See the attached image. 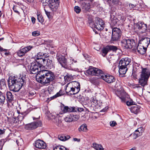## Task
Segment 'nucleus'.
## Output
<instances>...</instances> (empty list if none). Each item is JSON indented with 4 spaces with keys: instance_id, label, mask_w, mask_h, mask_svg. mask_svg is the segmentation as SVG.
I'll return each mask as SVG.
<instances>
[{
    "instance_id": "60",
    "label": "nucleus",
    "mask_w": 150,
    "mask_h": 150,
    "mask_svg": "<svg viewBox=\"0 0 150 150\" xmlns=\"http://www.w3.org/2000/svg\"><path fill=\"white\" fill-rule=\"evenodd\" d=\"M135 88H140L141 90H142L143 89L141 87H140L139 86H138V85H136V86H135Z\"/></svg>"
},
{
    "instance_id": "49",
    "label": "nucleus",
    "mask_w": 150,
    "mask_h": 150,
    "mask_svg": "<svg viewBox=\"0 0 150 150\" xmlns=\"http://www.w3.org/2000/svg\"><path fill=\"white\" fill-rule=\"evenodd\" d=\"M44 10L45 12V13L47 15V17L49 18H52V16L50 14V12L47 11L45 8H44Z\"/></svg>"
},
{
    "instance_id": "42",
    "label": "nucleus",
    "mask_w": 150,
    "mask_h": 150,
    "mask_svg": "<svg viewBox=\"0 0 150 150\" xmlns=\"http://www.w3.org/2000/svg\"><path fill=\"white\" fill-rule=\"evenodd\" d=\"M17 55L19 57H22L25 55L24 52L22 51L20 49L17 52Z\"/></svg>"
},
{
    "instance_id": "62",
    "label": "nucleus",
    "mask_w": 150,
    "mask_h": 150,
    "mask_svg": "<svg viewBox=\"0 0 150 150\" xmlns=\"http://www.w3.org/2000/svg\"><path fill=\"white\" fill-rule=\"evenodd\" d=\"M27 1L28 2H31L33 0H27Z\"/></svg>"
},
{
    "instance_id": "45",
    "label": "nucleus",
    "mask_w": 150,
    "mask_h": 150,
    "mask_svg": "<svg viewBox=\"0 0 150 150\" xmlns=\"http://www.w3.org/2000/svg\"><path fill=\"white\" fill-rule=\"evenodd\" d=\"M43 55H45V54L41 52H39V53H38L37 54V57H35V59L37 57H42L43 58H44Z\"/></svg>"
},
{
    "instance_id": "57",
    "label": "nucleus",
    "mask_w": 150,
    "mask_h": 150,
    "mask_svg": "<svg viewBox=\"0 0 150 150\" xmlns=\"http://www.w3.org/2000/svg\"><path fill=\"white\" fill-rule=\"evenodd\" d=\"M0 51L6 52L7 51V50L6 49H4L2 47L0 46Z\"/></svg>"
},
{
    "instance_id": "53",
    "label": "nucleus",
    "mask_w": 150,
    "mask_h": 150,
    "mask_svg": "<svg viewBox=\"0 0 150 150\" xmlns=\"http://www.w3.org/2000/svg\"><path fill=\"white\" fill-rule=\"evenodd\" d=\"M92 100V102H93V103H94V105H96L98 104L97 100L95 98H93Z\"/></svg>"
},
{
    "instance_id": "6",
    "label": "nucleus",
    "mask_w": 150,
    "mask_h": 150,
    "mask_svg": "<svg viewBox=\"0 0 150 150\" xmlns=\"http://www.w3.org/2000/svg\"><path fill=\"white\" fill-rule=\"evenodd\" d=\"M42 66L41 60L40 58L37 57L35 60L31 64L30 68V73L31 74H37L40 71L41 68Z\"/></svg>"
},
{
    "instance_id": "12",
    "label": "nucleus",
    "mask_w": 150,
    "mask_h": 150,
    "mask_svg": "<svg viewBox=\"0 0 150 150\" xmlns=\"http://www.w3.org/2000/svg\"><path fill=\"white\" fill-rule=\"evenodd\" d=\"M86 72L89 75L97 76L99 77H100L103 73L101 70L94 67L89 68L87 71Z\"/></svg>"
},
{
    "instance_id": "39",
    "label": "nucleus",
    "mask_w": 150,
    "mask_h": 150,
    "mask_svg": "<svg viewBox=\"0 0 150 150\" xmlns=\"http://www.w3.org/2000/svg\"><path fill=\"white\" fill-rule=\"evenodd\" d=\"M119 2V0H111L108 3L114 5H117Z\"/></svg>"
},
{
    "instance_id": "9",
    "label": "nucleus",
    "mask_w": 150,
    "mask_h": 150,
    "mask_svg": "<svg viewBox=\"0 0 150 150\" xmlns=\"http://www.w3.org/2000/svg\"><path fill=\"white\" fill-rule=\"evenodd\" d=\"M122 46L125 48L136 50V45L134 40L133 39H124L121 41Z\"/></svg>"
},
{
    "instance_id": "26",
    "label": "nucleus",
    "mask_w": 150,
    "mask_h": 150,
    "mask_svg": "<svg viewBox=\"0 0 150 150\" xmlns=\"http://www.w3.org/2000/svg\"><path fill=\"white\" fill-rule=\"evenodd\" d=\"M6 88L5 80L4 79H2L0 80V90L5 91Z\"/></svg>"
},
{
    "instance_id": "54",
    "label": "nucleus",
    "mask_w": 150,
    "mask_h": 150,
    "mask_svg": "<svg viewBox=\"0 0 150 150\" xmlns=\"http://www.w3.org/2000/svg\"><path fill=\"white\" fill-rule=\"evenodd\" d=\"M126 104L127 105L129 106L132 105L133 104V102L132 101L129 102L128 101H127L126 102Z\"/></svg>"
},
{
    "instance_id": "5",
    "label": "nucleus",
    "mask_w": 150,
    "mask_h": 150,
    "mask_svg": "<svg viewBox=\"0 0 150 150\" xmlns=\"http://www.w3.org/2000/svg\"><path fill=\"white\" fill-rule=\"evenodd\" d=\"M150 75V68H145L142 69L139 79V85L144 87L148 85L147 82Z\"/></svg>"
},
{
    "instance_id": "27",
    "label": "nucleus",
    "mask_w": 150,
    "mask_h": 150,
    "mask_svg": "<svg viewBox=\"0 0 150 150\" xmlns=\"http://www.w3.org/2000/svg\"><path fill=\"white\" fill-rule=\"evenodd\" d=\"M7 99L9 102H11L13 99V96L11 93L10 91L7 92L6 93Z\"/></svg>"
},
{
    "instance_id": "44",
    "label": "nucleus",
    "mask_w": 150,
    "mask_h": 150,
    "mask_svg": "<svg viewBox=\"0 0 150 150\" xmlns=\"http://www.w3.org/2000/svg\"><path fill=\"white\" fill-rule=\"evenodd\" d=\"M118 19H120L122 20V21H125V18L123 16V15H119L118 16L117 18Z\"/></svg>"
},
{
    "instance_id": "16",
    "label": "nucleus",
    "mask_w": 150,
    "mask_h": 150,
    "mask_svg": "<svg viewBox=\"0 0 150 150\" xmlns=\"http://www.w3.org/2000/svg\"><path fill=\"white\" fill-rule=\"evenodd\" d=\"M150 42V39L148 38H142L138 43L144 47L145 48H147Z\"/></svg>"
},
{
    "instance_id": "33",
    "label": "nucleus",
    "mask_w": 150,
    "mask_h": 150,
    "mask_svg": "<svg viewBox=\"0 0 150 150\" xmlns=\"http://www.w3.org/2000/svg\"><path fill=\"white\" fill-rule=\"evenodd\" d=\"M64 121L67 122H72L71 114H69L67 115L64 118Z\"/></svg>"
},
{
    "instance_id": "38",
    "label": "nucleus",
    "mask_w": 150,
    "mask_h": 150,
    "mask_svg": "<svg viewBox=\"0 0 150 150\" xmlns=\"http://www.w3.org/2000/svg\"><path fill=\"white\" fill-rule=\"evenodd\" d=\"M74 10L77 13H79L81 11V9L79 6H76L74 7Z\"/></svg>"
},
{
    "instance_id": "1",
    "label": "nucleus",
    "mask_w": 150,
    "mask_h": 150,
    "mask_svg": "<svg viewBox=\"0 0 150 150\" xmlns=\"http://www.w3.org/2000/svg\"><path fill=\"white\" fill-rule=\"evenodd\" d=\"M57 59L61 66L66 69L73 70L77 69L79 64L77 61L72 58L67 60L65 57L60 54H57Z\"/></svg>"
},
{
    "instance_id": "63",
    "label": "nucleus",
    "mask_w": 150,
    "mask_h": 150,
    "mask_svg": "<svg viewBox=\"0 0 150 150\" xmlns=\"http://www.w3.org/2000/svg\"><path fill=\"white\" fill-rule=\"evenodd\" d=\"M4 39V38H0V41L3 40Z\"/></svg>"
},
{
    "instance_id": "15",
    "label": "nucleus",
    "mask_w": 150,
    "mask_h": 150,
    "mask_svg": "<svg viewBox=\"0 0 150 150\" xmlns=\"http://www.w3.org/2000/svg\"><path fill=\"white\" fill-rule=\"evenodd\" d=\"M100 78L108 83H111L115 81V79L112 76L105 75L103 73Z\"/></svg>"
},
{
    "instance_id": "36",
    "label": "nucleus",
    "mask_w": 150,
    "mask_h": 150,
    "mask_svg": "<svg viewBox=\"0 0 150 150\" xmlns=\"http://www.w3.org/2000/svg\"><path fill=\"white\" fill-rule=\"evenodd\" d=\"M53 150H67V149L63 146H56L54 147Z\"/></svg>"
},
{
    "instance_id": "40",
    "label": "nucleus",
    "mask_w": 150,
    "mask_h": 150,
    "mask_svg": "<svg viewBox=\"0 0 150 150\" xmlns=\"http://www.w3.org/2000/svg\"><path fill=\"white\" fill-rule=\"evenodd\" d=\"M38 19V20L39 22L42 23L44 21V20L43 17L41 15L38 14L37 15Z\"/></svg>"
},
{
    "instance_id": "22",
    "label": "nucleus",
    "mask_w": 150,
    "mask_h": 150,
    "mask_svg": "<svg viewBox=\"0 0 150 150\" xmlns=\"http://www.w3.org/2000/svg\"><path fill=\"white\" fill-rule=\"evenodd\" d=\"M147 48H145L144 47L138 44L137 47H136L138 52L141 54H144L146 51Z\"/></svg>"
},
{
    "instance_id": "34",
    "label": "nucleus",
    "mask_w": 150,
    "mask_h": 150,
    "mask_svg": "<svg viewBox=\"0 0 150 150\" xmlns=\"http://www.w3.org/2000/svg\"><path fill=\"white\" fill-rule=\"evenodd\" d=\"M29 113L27 111L25 112H23L20 113L19 114V115L18 116V118L21 120H23L25 116Z\"/></svg>"
},
{
    "instance_id": "17",
    "label": "nucleus",
    "mask_w": 150,
    "mask_h": 150,
    "mask_svg": "<svg viewBox=\"0 0 150 150\" xmlns=\"http://www.w3.org/2000/svg\"><path fill=\"white\" fill-rule=\"evenodd\" d=\"M137 27L139 29V32L141 33L146 32L147 30L146 24H144L142 22L138 23L137 24Z\"/></svg>"
},
{
    "instance_id": "2",
    "label": "nucleus",
    "mask_w": 150,
    "mask_h": 150,
    "mask_svg": "<svg viewBox=\"0 0 150 150\" xmlns=\"http://www.w3.org/2000/svg\"><path fill=\"white\" fill-rule=\"evenodd\" d=\"M55 78L54 74L50 71L42 70L36 75V81L44 85H48Z\"/></svg>"
},
{
    "instance_id": "58",
    "label": "nucleus",
    "mask_w": 150,
    "mask_h": 150,
    "mask_svg": "<svg viewBox=\"0 0 150 150\" xmlns=\"http://www.w3.org/2000/svg\"><path fill=\"white\" fill-rule=\"evenodd\" d=\"M73 140L74 141H77L78 142H79L80 141V139H78L76 138H74Z\"/></svg>"
},
{
    "instance_id": "37",
    "label": "nucleus",
    "mask_w": 150,
    "mask_h": 150,
    "mask_svg": "<svg viewBox=\"0 0 150 150\" xmlns=\"http://www.w3.org/2000/svg\"><path fill=\"white\" fill-rule=\"evenodd\" d=\"M72 121H77L79 118V116L78 115H74L71 114Z\"/></svg>"
},
{
    "instance_id": "52",
    "label": "nucleus",
    "mask_w": 150,
    "mask_h": 150,
    "mask_svg": "<svg viewBox=\"0 0 150 150\" xmlns=\"http://www.w3.org/2000/svg\"><path fill=\"white\" fill-rule=\"evenodd\" d=\"M117 124L116 122L115 121H112L110 122V125L111 126H115Z\"/></svg>"
},
{
    "instance_id": "51",
    "label": "nucleus",
    "mask_w": 150,
    "mask_h": 150,
    "mask_svg": "<svg viewBox=\"0 0 150 150\" xmlns=\"http://www.w3.org/2000/svg\"><path fill=\"white\" fill-rule=\"evenodd\" d=\"M19 7L18 6H14L13 7V10L14 11L18 13V14H19V11H18V10H17V9Z\"/></svg>"
},
{
    "instance_id": "59",
    "label": "nucleus",
    "mask_w": 150,
    "mask_h": 150,
    "mask_svg": "<svg viewBox=\"0 0 150 150\" xmlns=\"http://www.w3.org/2000/svg\"><path fill=\"white\" fill-rule=\"evenodd\" d=\"M78 110L79 112H81L83 111L84 109L82 108H78Z\"/></svg>"
},
{
    "instance_id": "23",
    "label": "nucleus",
    "mask_w": 150,
    "mask_h": 150,
    "mask_svg": "<svg viewBox=\"0 0 150 150\" xmlns=\"http://www.w3.org/2000/svg\"><path fill=\"white\" fill-rule=\"evenodd\" d=\"M144 129L142 127H140L136 130L134 132V135L135 136V137H137L141 136L143 132Z\"/></svg>"
},
{
    "instance_id": "31",
    "label": "nucleus",
    "mask_w": 150,
    "mask_h": 150,
    "mask_svg": "<svg viewBox=\"0 0 150 150\" xmlns=\"http://www.w3.org/2000/svg\"><path fill=\"white\" fill-rule=\"evenodd\" d=\"M58 139L61 141H64L67 140L70 138L69 136H65L64 135H59L58 136Z\"/></svg>"
},
{
    "instance_id": "3",
    "label": "nucleus",
    "mask_w": 150,
    "mask_h": 150,
    "mask_svg": "<svg viewBox=\"0 0 150 150\" xmlns=\"http://www.w3.org/2000/svg\"><path fill=\"white\" fill-rule=\"evenodd\" d=\"M8 82L10 90L15 92H18L23 86L24 80L22 78H19L15 76H10L8 78Z\"/></svg>"
},
{
    "instance_id": "43",
    "label": "nucleus",
    "mask_w": 150,
    "mask_h": 150,
    "mask_svg": "<svg viewBox=\"0 0 150 150\" xmlns=\"http://www.w3.org/2000/svg\"><path fill=\"white\" fill-rule=\"evenodd\" d=\"M56 124L58 127H61L62 126V120L59 119H58L56 121Z\"/></svg>"
},
{
    "instance_id": "41",
    "label": "nucleus",
    "mask_w": 150,
    "mask_h": 150,
    "mask_svg": "<svg viewBox=\"0 0 150 150\" xmlns=\"http://www.w3.org/2000/svg\"><path fill=\"white\" fill-rule=\"evenodd\" d=\"M72 78V76L71 75L68 74L64 76V78L65 80L68 81H69Z\"/></svg>"
},
{
    "instance_id": "30",
    "label": "nucleus",
    "mask_w": 150,
    "mask_h": 150,
    "mask_svg": "<svg viewBox=\"0 0 150 150\" xmlns=\"http://www.w3.org/2000/svg\"><path fill=\"white\" fill-rule=\"evenodd\" d=\"M5 100L4 95L2 92L0 91V104H4Z\"/></svg>"
},
{
    "instance_id": "25",
    "label": "nucleus",
    "mask_w": 150,
    "mask_h": 150,
    "mask_svg": "<svg viewBox=\"0 0 150 150\" xmlns=\"http://www.w3.org/2000/svg\"><path fill=\"white\" fill-rule=\"evenodd\" d=\"M140 108L136 105L132 106L130 108V110L132 112L137 114L140 112Z\"/></svg>"
},
{
    "instance_id": "35",
    "label": "nucleus",
    "mask_w": 150,
    "mask_h": 150,
    "mask_svg": "<svg viewBox=\"0 0 150 150\" xmlns=\"http://www.w3.org/2000/svg\"><path fill=\"white\" fill-rule=\"evenodd\" d=\"M87 129V125L86 124H83L79 128V130L80 132L81 131L86 132Z\"/></svg>"
},
{
    "instance_id": "29",
    "label": "nucleus",
    "mask_w": 150,
    "mask_h": 150,
    "mask_svg": "<svg viewBox=\"0 0 150 150\" xmlns=\"http://www.w3.org/2000/svg\"><path fill=\"white\" fill-rule=\"evenodd\" d=\"M64 94V93H63V92L62 90H60L59 92L57 93L54 96L51 97H50L51 100H52L58 97L61 96L62 95H63Z\"/></svg>"
},
{
    "instance_id": "50",
    "label": "nucleus",
    "mask_w": 150,
    "mask_h": 150,
    "mask_svg": "<svg viewBox=\"0 0 150 150\" xmlns=\"http://www.w3.org/2000/svg\"><path fill=\"white\" fill-rule=\"evenodd\" d=\"M137 5V4L136 3L131 4L130 3L129 4V6L130 9L134 8Z\"/></svg>"
},
{
    "instance_id": "46",
    "label": "nucleus",
    "mask_w": 150,
    "mask_h": 150,
    "mask_svg": "<svg viewBox=\"0 0 150 150\" xmlns=\"http://www.w3.org/2000/svg\"><path fill=\"white\" fill-rule=\"evenodd\" d=\"M40 34V32L38 31H34L32 33V35L34 36H38Z\"/></svg>"
},
{
    "instance_id": "18",
    "label": "nucleus",
    "mask_w": 150,
    "mask_h": 150,
    "mask_svg": "<svg viewBox=\"0 0 150 150\" xmlns=\"http://www.w3.org/2000/svg\"><path fill=\"white\" fill-rule=\"evenodd\" d=\"M131 61V59L128 58H122L120 61L119 65L128 67Z\"/></svg>"
},
{
    "instance_id": "28",
    "label": "nucleus",
    "mask_w": 150,
    "mask_h": 150,
    "mask_svg": "<svg viewBox=\"0 0 150 150\" xmlns=\"http://www.w3.org/2000/svg\"><path fill=\"white\" fill-rule=\"evenodd\" d=\"M93 147L96 150H104V148L100 144L96 143H93Z\"/></svg>"
},
{
    "instance_id": "8",
    "label": "nucleus",
    "mask_w": 150,
    "mask_h": 150,
    "mask_svg": "<svg viewBox=\"0 0 150 150\" xmlns=\"http://www.w3.org/2000/svg\"><path fill=\"white\" fill-rule=\"evenodd\" d=\"M88 23L90 27L96 28L98 30H103L105 24L104 21L98 18H95L94 22L92 20H89Z\"/></svg>"
},
{
    "instance_id": "64",
    "label": "nucleus",
    "mask_w": 150,
    "mask_h": 150,
    "mask_svg": "<svg viewBox=\"0 0 150 150\" xmlns=\"http://www.w3.org/2000/svg\"><path fill=\"white\" fill-rule=\"evenodd\" d=\"M5 54L6 55H7L8 54V53L7 52H6L5 53Z\"/></svg>"
},
{
    "instance_id": "48",
    "label": "nucleus",
    "mask_w": 150,
    "mask_h": 150,
    "mask_svg": "<svg viewBox=\"0 0 150 150\" xmlns=\"http://www.w3.org/2000/svg\"><path fill=\"white\" fill-rule=\"evenodd\" d=\"M54 89V88L52 86H50L48 87V91L49 93H51V92H53Z\"/></svg>"
},
{
    "instance_id": "55",
    "label": "nucleus",
    "mask_w": 150,
    "mask_h": 150,
    "mask_svg": "<svg viewBox=\"0 0 150 150\" xmlns=\"http://www.w3.org/2000/svg\"><path fill=\"white\" fill-rule=\"evenodd\" d=\"M120 98L122 102H125L126 101V98L122 96L121 97H120Z\"/></svg>"
},
{
    "instance_id": "61",
    "label": "nucleus",
    "mask_w": 150,
    "mask_h": 150,
    "mask_svg": "<svg viewBox=\"0 0 150 150\" xmlns=\"http://www.w3.org/2000/svg\"><path fill=\"white\" fill-rule=\"evenodd\" d=\"M48 57V55L46 54H45V55H43V57Z\"/></svg>"
},
{
    "instance_id": "13",
    "label": "nucleus",
    "mask_w": 150,
    "mask_h": 150,
    "mask_svg": "<svg viewBox=\"0 0 150 150\" xmlns=\"http://www.w3.org/2000/svg\"><path fill=\"white\" fill-rule=\"evenodd\" d=\"M42 125L41 121H39L26 124L25 125V128L27 130H32L38 127L41 126Z\"/></svg>"
},
{
    "instance_id": "56",
    "label": "nucleus",
    "mask_w": 150,
    "mask_h": 150,
    "mask_svg": "<svg viewBox=\"0 0 150 150\" xmlns=\"http://www.w3.org/2000/svg\"><path fill=\"white\" fill-rule=\"evenodd\" d=\"M31 21L33 24L35 23V19L33 17H32L31 18Z\"/></svg>"
},
{
    "instance_id": "19",
    "label": "nucleus",
    "mask_w": 150,
    "mask_h": 150,
    "mask_svg": "<svg viewBox=\"0 0 150 150\" xmlns=\"http://www.w3.org/2000/svg\"><path fill=\"white\" fill-rule=\"evenodd\" d=\"M35 146L40 149H45L46 146V143L42 140L38 139L35 142Z\"/></svg>"
},
{
    "instance_id": "21",
    "label": "nucleus",
    "mask_w": 150,
    "mask_h": 150,
    "mask_svg": "<svg viewBox=\"0 0 150 150\" xmlns=\"http://www.w3.org/2000/svg\"><path fill=\"white\" fill-rule=\"evenodd\" d=\"M61 109L64 113L76 111V110H75L74 108H69L68 106H64V105L62 107Z\"/></svg>"
},
{
    "instance_id": "11",
    "label": "nucleus",
    "mask_w": 150,
    "mask_h": 150,
    "mask_svg": "<svg viewBox=\"0 0 150 150\" xmlns=\"http://www.w3.org/2000/svg\"><path fill=\"white\" fill-rule=\"evenodd\" d=\"M121 35V31L120 29L115 28L112 29V40L116 41L119 40Z\"/></svg>"
},
{
    "instance_id": "4",
    "label": "nucleus",
    "mask_w": 150,
    "mask_h": 150,
    "mask_svg": "<svg viewBox=\"0 0 150 150\" xmlns=\"http://www.w3.org/2000/svg\"><path fill=\"white\" fill-rule=\"evenodd\" d=\"M80 90V83L78 81H72L67 84L66 88L67 93L74 95L79 93Z\"/></svg>"
},
{
    "instance_id": "10",
    "label": "nucleus",
    "mask_w": 150,
    "mask_h": 150,
    "mask_svg": "<svg viewBox=\"0 0 150 150\" xmlns=\"http://www.w3.org/2000/svg\"><path fill=\"white\" fill-rule=\"evenodd\" d=\"M41 59V62L42 65L45 66L46 69H53L54 68V63L52 60L49 59L43 58L40 57V60Z\"/></svg>"
},
{
    "instance_id": "24",
    "label": "nucleus",
    "mask_w": 150,
    "mask_h": 150,
    "mask_svg": "<svg viewBox=\"0 0 150 150\" xmlns=\"http://www.w3.org/2000/svg\"><path fill=\"white\" fill-rule=\"evenodd\" d=\"M119 72L120 74H125L127 70L128 67L119 65Z\"/></svg>"
},
{
    "instance_id": "32",
    "label": "nucleus",
    "mask_w": 150,
    "mask_h": 150,
    "mask_svg": "<svg viewBox=\"0 0 150 150\" xmlns=\"http://www.w3.org/2000/svg\"><path fill=\"white\" fill-rule=\"evenodd\" d=\"M33 47V46L30 45L23 48H21V49L24 52V53L25 54L28 51L30 50Z\"/></svg>"
},
{
    "instance_id": "20",
    "label": "nucleus",
    "mask_w": 150,
    "mask_h": 150,
    "mask_svg": "<svg viewBox=\"0 0 150 150\" xmlns=\"http://www.w3.org/2000/svg\"><path fill=\"white\" fill-rule=\"evenodd\" d=\"M110 19L112 24L115 25H118L119 20L118 18L115 16V15L114 13H112L110 14Z\"/></svg>"
},
{
    "instance_id": "7",
    "label": "nucleus",
    "mask_w": 150,
    "mask_h": 150,
    "mask_svg": "<svg viewBox=\"0 0 150 150\" xmlns=\"http://www.w3.org/2000/svg\"><path fill=\"white\" fill-rule=\"evenodd\" d=\"M43 5L48 6L52 11H55L57 10L59 5L58 0H41Z\"/></svg>"
},
{
    "instance_id": "47",
    "label": "nucleus",
    "mask_w": 150,
    "mask_h": 150,
    "mask_svg": "<svg viewBox=\"0 0 150 150\" xmlns=\"http://www.w3.org/2000/svg\"><path fill=\"white\" fill-rule=\"evenodd\" d=\"M16 142L18 146L21 145L23 143V140L21 139L20 138L16 140Z\"/></svg>"
},
{
    "instance_id": "14",
    "label": "nucleus",
    "mask_w": 150,
    "mask_h": 150,
    "mask_svg": "<svg viewBox=\"0 0 150 150\" xmlns=\"http://www.w3.org/2000/svg\"><path fill=\"white\" fill-rule=\"evenodd\" d=\"M117 48L116 46L113 45H108L104 48L102 50V54L104 57L109 51H116Z\"/></svg>"
}]
</instances>
